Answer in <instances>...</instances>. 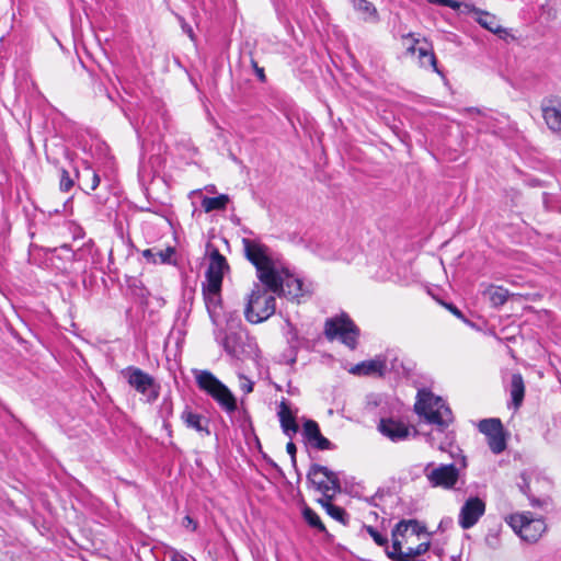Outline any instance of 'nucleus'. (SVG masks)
I'll list each match as a JSON object with an SVG mask.
<instances>
[{
  "mask_svg": "<svg viewBox=\"0 0 561 561\" xmlns=\"http://www.w3.org/2000/svg\"><path fill=\"white\" fill-rule=\"evenodd\" d=\"M252 64H253L254 71H255V75H256L257 79L261 82H264L266 80V77H265V73H264V69L259 67L257 64L254 60H252Z\"/></svg>",
  "mask_w": 561,
  "mask_h": 561,
  "instance_id": "nucleus-40",
  "label": "nucleus"
},
{
  "mask_svg": "<svg viewBox=\"0 0 561 561\" xmlns=\"http://www.w3.org/2000/svg\"><path fill=\"white\" fill-rule=\"evenodd\" d=\"M302 436L310 447L317 450L335 449V445L321 434L318 423L313 420H307L304 423Z\"/></svg>",
  "mask_w": 561,
  "mask_h": 561,
  "instance_id": "nucleus-16",
  "label": "nucleus"
},
{
  "mask_svg": "<svg viewBox=\"0 0 561 561\" xmlns=\"http://www.w3.org/2000/svg\"><path fill=\"white\" fill-rule=\"evenodd\" d=\"M378 431L392 442L404 440L410 434L409 427L403 422L391 417L381 419Z\"/></svg>",
  "mask_w": 561,
  "mask_h": 561,
  "instance_id": "nucleus-18",
  "label": "nucleus"
},
{
  "mask_svg": "<svg viewBox=\"0 0 561 561\" xmlns=\"http://www.w3.org/2000/svg\"><path fill=\"white\" fill-rule=\"evenodd\" d=\"M370 505H375L374 497L367 500Z\"/></svg>",
  "mask_w": 561,
  "mask_h": 561,
  "instance_id": "nucleus-46",
  "label": "nucleus"
},
{
  "mask_svg": "<svg viewBox=\"0 0 561 561\" xmlns=\"http://www.w3.org/2000/svg\"><path fill=\"white\" fill-rule=\"evenodd\" d=\"M446 307L458 318L462 319V312L454 305H446Z\"/></svg>",
  "mask_w": 561,
  "mask_h": 561,
  "instance_id": "nucleus-42",
  "label": "nucleus"
},
{
  "mask_svg": "<svg viewBox=\"0 0 561 561\" xmlns=\"http://www.w3.org/2000/svg\"><path fill=\"white\" fill-rule=\"evenodd\" d=\"M428 2L435 3V4L448 5V7H451V8H455V7L458 5L456 2H454L451 0H428Z\"/></svg>",
  "mask_w": 561,
  "mask_h": 561,
  "instance_id": "nucleus-41",
  "label": "nucleus"
},
{
  "mask_svg": "<svg viewBox=\"0 0 561 561\" xmlns=\"http://www.w3.org/2000/svg\"><path fill=\"white\" fill-rule=\"evenodd\" d=\"M510 394L515 409H518L525 396V383L520 374H513L510 385Z\"/></svg>",
  "mask_w": 561,
  "mask_h": 561,
  "instance_id": "nucleus-23",
  "label": "nucleus"
},
{
  "mask_svg": "<svg viewBox=\"0 0 561 561\" xmlns=\"http://www.w3.org/2000/svg\"><path fill=\"white\" fill-rule=\"evenodd\" d=\"M171 561H188V560L176 552L172 556Z\"/></svg>",
  "mask_w": 561,
  "mask_h": 561,
  "instance_id": "nucleus-44",
  "label": "nucleus"
},
{
  "mask_svg": "<svg viewBox=\"0 0 561 561\" xmlns=\"http://www.w3.org/2000/svg\"><path fill=\"white\" fill-rule=\"evenodd\" d=\"M186 32H188V33H190V35L192 36V30L186 28Z\"/></svg>",
  "mask_w": 561,
  "mask_h": 561,
  "instance_id": "nucleus-49",
  "label": "nucleus"
},
{
  "mask_svg": "<svg viewBox=\"0 0 561 561\" xmlns=\"http://www.w3.org/2000/svg\"><path fill=\"white\" fill-rule=\"evenodd\" d=\"M41 250H42V248L38 247L37 244H35V243H31L30 244V247H28V261L31 263H36V261H35V253L41 251Z\"/></svg>",
  "mask_w": 561,
  "mask_h": 561,
  "instance_id": "nucleus-38",
  "label": "nucleus"
},
{
  "mask_svg": "<svg viewBox=\"0 0 561 561\" xmlns=\"http://www.w3.org/2000/svg\"><path fill=\"white\" fill-rule=\"evenodd\" d=\"M127 383L146 398L149 403L154 402L160 394V385L156 379L136 366H128L121 371Z\"/></svg>",
  "mask_w": 561,
  "mask_h": 561,
  "instance_id": "nucleus-8",
  "label": "nucleus"
},
{
  "mask_svg": "<svg viewBox=\"0 0 561 561\" xmlns=\"http://www.w3.org/2000/svg\"><path fill=\"white\" fill-rule=\"evenodd\" d=\"M483 295L490 300L493 307L504 305L508 298V290L501 286L490 285L483 291Z\"/></svg>",
  "mask_w": 561,
  "mask_h": 561,
  "instance_id": "nucleus-26",
  "label": "nucleus"
},
{
  "mask_svg": "<svg viewBox=\"0 0 561 561\" xmlns=\"http://www.w3.org/2000/svg\"><path fill=\"white\" fill-rule=\"evenodd\" d=\"M242 247L245 257L255 266L257 279L270 288L278 289V265L271 257L270 248L259 238H243Z\"/></svg>",
  "mask_w": 561,
  "mask_h": 561,
  "instance_id": "nucleus-4",
  "label": "nucleus"
},
{
  "mask_svg": "<svg viewBox=\"0 0 561 561\" xmlns=\"http://www.w3.org/2000/svg\"><path fill=\"white\" fill-rule=\"evenodd\" d=\"M426 534V527L417 519H401L391 530V540H404L409 542L412 537L420 538Z\"/></svg>",
  "mask_w": 561,
  "mask_h": 561,
  "instance_id": "nucleus-15",
  "label": "nucleus"
},
{
  "mask_svg": "<svg viewBox=\"0 0 561 561\" xmlns=\"http://www.w3.org/2000/svg\"><path fill=\"white\" fill-rule=\"evenodd\" d=\"M161 416L163 417V426L171 433V425L169 423V419L173 415V402L171 399H163L161 409H160Z\"/></svg>",
  "mask_w": 561,
  "mask_h": 561,
  "instance_id": "nucleus-36",
  "label": "nucleus"
},
{
  "mask_svg": "<svg viewBox=\"0 0 561 561\" xmlns=\"http://www.w3.org/2000/svg\"><path fill=\"white\" fill-rule=\"evenodd\" d=\"M423 473L432 488L444 490L455 489L460 477L459 469L455 463L435 465L434 462H428L425 465Z\"/></svg>",
  "mask_w": 561,
  "mask_h": 561,
  "instance_id": "nucleus-11",
  "label": "nucleus"
},
{
  "mask_svg": "<svg viewBox=\"0 0 561 561\" xmlns=\"http://www.w3.org/2000/svg\"><path fill=\"white\" fill-rule=\"evenodd\" d=\"M405 49L408 54L417 58L419 65L422 68L431 69L440 73L437 67V59L433 51L432 45L426 39L415 38L413 34L403 37Z\"/></svg>",
  "mask_w": 561,
  "mask_h": 561,
  "instance_id": "nucleus-12",
  "label": "nucleus"
},
{
  "mask_svg": "<svg viewBox=\"0 0 561 561\" xmlns=\"http://www.w3.org/2000/svg\"><path fill=\"white\" fill-rule=\"evenodd\" d=\"M542 117L552 133H561V99L547 98L541 103Z\"/></svg>",
  "mask_w": 561,
  "mask_h": 561,
  "instance_id": "nucleus-17",
  "label": "nucleus"
},
{
  "mask_svg": "<svg viewBox=\"0 0 561 561\" xmlns=\"http://www.w3.org/2000/svg\"><path fill=\"white\" fill-rule=\"evenodd\" d=\"M286 450L290 455L293 465L296 466V453H297L296 445L293 442L287 443Z\"/></svg>",
  "mask_w": 561,
  "mask_h": 561,
  "instance_id": "nucleus-39",
  "label": "nucleus"
},
{
  "mask_svg": "<svg viewBox=\"0 0 561 561\" xmlns=\"http://www.w3.org/2000/svg\"><path fill=\"white\" fill-rule=\"evenodd\" d=\"M351 371L353 374L365 375V376L373 375V374H378V375L382 376L386 374L385 364H383V362H381L380 355L376 356L374 359L365 360V362L357 364L355 367H353L351 369Z\"/></svg>",
  "mask_w": 561,
  "mask_h": 561,
  "instance_id": "nucleus-21",
  "label": "nucleus"
},
{
  "mask_svg": "<svg viewBox=\"0 0 561 561\" xmlns=\"http://www.w3.org/2000/svg\"><path fill=\"white\" fill-rule=\"evenodd\" d=\"M307 480L323 494V499L333 500L334 495L341 491L337 473L325 466L312 463L308 470Z\"/></svg>",
  "mask_w": 561,
  "mask_h": 561,
  "instance_id": "nucleus-10",
  "label": "nucleus"
},
{
  "mask_svg": "<svg viewBox=\"0 0 561 561\" xmlns=\"http://www.w3.org/2000/svg\"><path fill=\"white\" fill-rule=\"evenodd\" d=\"M229 203V196L226 194H220L216 197L205 196L202 199V207L206 213H210L214 210H224Z\"/></svg>",
  "mask_w": 561,
  "mask_h": 561,
  "instance_id": "nucleus-28",
  "label": "nucleus"
},
{
  "mask_svg": "<svg viewBox=\"0 0 561 561\" xmlns=\"http://www.w3.org/2000/svg\"><path fill=\"white\" fill-rule=\"evenodd\" d=\"M485 513V502L478 496H470L461 506L458 524L462 529H470Z\"/></svg>",
  "mask_w": 561,
  "mask_h": 561,
  "instance_id": "nucleus-14",
  "label": "nucleus"
},
{
  "mask_svg": "<svg viewBox=\"0 0 561 561\" xmlns=\"http://www.w3.org/2000/svg\"><path fill=\"white\" fill-rule=\"evenodd\" d=\"M331 501L332 500H329L328 497H325V499H320L319 503L322 505V507L327 511V513L332 518H334L335 520L341 522L343 524H346L347 518H348L347 513L345 512L344 508L332 504Z\"/></svg>",
  "mask_w": 561,
  "mask_h": 561,
  "instance_id": "nucleus-29",
  "label": "nucleus"
},
{
  "mask_svg": "<svg viewBox=\"0 0 561 561\" xmlns=\"http://www.w3.org/2000/svg\"><path fill=\"white\" fill-rule=\"evenodd\" d=\"M73 186V181L70 178L68 171L62 170L60 178V190L64 192H68Z\"/></svg>",
  "mask_w": 561,
  "mask_h": 561,
  "instance_id": "nucleus-37",
  "label": "nucleus"
},
{
  "mask_svg": "<svg viewBox=\"0 0 561 561\" xmlns=\"http://www.w3.org/2000/svg\"><path fill=\"white\" fill-rule=\"evenodd\" d=\"M276 296L268 286L254 283L244 307L245 319L253 324L270 319L276 311Z\"/></svg>",
  "mask_w": 561,
  "mask_h": 561,
  "instance_id": "nucleus-5",
  "label": "nucleus"
},
{
  "mask_svg": "<svg viewBox=\"0 0 561 561\" xmlns=\"http://www.w3.org/2000/svg\"><path fill=\"white\" fill-rule=\"evenodd\" d=\"M181 421L187 428L194 430L203 436H209V420L204 415L194 412L188 405L181 412Z\"/></svg>",
  "mask_w": 561,
  "mask_h": 561,
  "instance_id": "nucleus-19",
  "label": "nucleus"
},
{
  "mask_svg": "<svg viewBox=\"0 0 561 561\" xmlns=\"http://www.w3.org/2000/svg\"><path fill=\"white\" fill-rule=\"evenodd\" d=\"M324 335L329 341L340 340L351 350L357 345L359 329L346 313L329 318L324 323Z\"/></svg>",
  "mask_w": 561,
  "mask_h": 561,
  "instance_id": "nucleus-7",
  "label": "nucleus"
},
{
  "mask_svg": "<svg viewBox=\"0 0 561 561\" xmlns=\"http://www.w3.org/2000/svg\"><path fill=\"white\" fill-rule=\"evenodd\" d=\"M79 179L83 187L89 191H94L100 184L99 174L90 167L83 169L82 173L79 175Z\"/></svg>",
  "mask_w": 561,
  "mask_h": 561,
  "instance_id": "nucleus-32",
  "label": "nucleus"
},
{
  "mask_svg": "<svg viewBox=\"0 0 561 561\" xmlns=\"http://www.w3.org/2000/svg\"><path fill=\"white\" fill-rule=\"evenodd\" d=\"M186 32H188V33H190V35L192 36V30L186 28Z\"/></svg>",
  "mask_w": 561,
  "mask_h": 561,
  "instance_id": "nucleus-48",
  "label": "nucleus"
},
{
  "mask_svg": "<svg viewBox=\"0 0 561 561\" xmlns=\"http://www.w3.org/2000/svg\"><path fill=\"white\" fill-rule=\"evenodd\" d=\"M478 23L482 27L486 28L488 31H490L494 34H500V33L504 32V28L501 26L497 18L488 12H483L478 16Z\"/></svg>",
  "mask_w": 561,
  "mask_h": 561,
  "instance_id": "nucleus-30",
  "label": "nucleus"
},
{
  "mask_svg": "<svg viewBox=\"0 0 561 561\" xmlns=\"http://www.w3.org/2000/svg\"><path fill=\"white\" fill-rule=\"evenodd\" d=\"M353 8L363 15V19L368 22L378 21V12L375 5L367 0H351Z\"/></svg>",
  "mask_w": 561,
  "mask_h": 561,
  "instance_id": "nucleus-25",
  "label": "nucleus"
},
{
  "mask_svg": "<svg viewBox=\"0 0 561 561\" xmlns=\"http://www.w3.org/2000/svg\"><path fill=\"white\" fill-rule=\"evenodd\" d=\"M488 445L494 454H501L506 448V442L503 432L488 437Z\"/></svg>",
  "mask_w": 561,
  "mask_h": 561,
  "instance_id": "nucleus-35",
  "label": "nucleus"
},
{
  "mask_svg": "<svg viewBox=\"0 0 561 561\" xmlns=\"http://www.w3.org/2000/svg\"><path fill=\"white\" fill-rule=\"evenodd\" d=\"M366 533L370 536V538L374 540V542L378 546L385 549V553L388 557V552L391 551V546H389V539L386 534H382L377 528L369 526V525H363L360 529V534Z\"/></svg>",
  "mask_w": 561,
  "mask_h": 561,
  "instance_id": "nucleus-27",
  "label": "nucleus"
},
{
  "mask_svg": "<svg viewBox=\"0 0 561 561\" xmlns=\"http://www.w3.org/2000/svg\"><path fill=\"white\" fill-rule=\"evenodd\" d=\"M478 427L486 437L503 432V425L499 419H484L480 421Z\"/></svg>",
  "mask_w": 561,
  "mask_h": 561,
  "instance_id": "nucleus-31",
  "label": "nucleus"
},
{
  "mask_svg": "<svg viewBox=\"0 0 561 561\" xmlns=\"http://www.w3.org/2000/svg\"><path fill=\"white\" fill-rule=\"evenodd\" d=\"M302 516H304V519L306 520V523L310 527L316 528V529H318L321 533H324L327 530L325 526L321 522L319 515L312 508H310L309 506H305L304 507Z\"/></svg>",
  "mask_w": 561,
  "mask_h": 561,
  "instance_id": "nucleus-34",
  "label": "nucleus"
},
{
  "mask_svg": "<svg viewBox=\"0 0 561 561\" xmlns=\"http://www.w3.org/2000/svg\"><path fill=\"white\" fill-rule=\"evenodd\" d=\"M277 273L280 276L279 288H270L278 297H286L288 299H299L310 293L308 286H305L304 280L295 277L287 268L277 267Z\"/></svg>",
  "mask_w": 561,
  "mask_h": 561,
  "instance_id": "nucleus-13",
  "label": "nucleus"
},
{
  "mask_svg": "<svg viewBox=\"0 0 561 561\" xmlns=\"http://www.w3.org/2000/svg\"><path fill=\"white\" fill-rule=\"evenodd\" d=\"M277 416H278L283 433L291 439L298 432L299 426L296 422V416L291 412L286 399H283L279 402Z\"/></svg>",
  "mask_w": 561,
  "mask_h": 561,
  "instance_id": "nucleus-20",
  "label": "nucleus"
},
{
  "mask_svg": "<svg viewBox=\"0 0 561 561\" xmlns=\"http://www.w3.org/2000/svg\"><path fill=\"white\" fill-rule=\"evenodd\" d=\"M414 411L424 423L433 426V430L426 434V439L432 447L446 450L453 445L455 434L448 431V427L454 422V415L440 397L434 396L431 391L420 390Z\"/></svg>",
  "mask_w": 561,
  "mask_h": 561,
  "instance_id": "nucleus-1",
  "label": "nucleus"
},
{
  "mask_svg": "<svg viewBox=\"0 0 561 561\" xmlns=\"http://www.w3.org/2000/svg\"><path fill=\"white\" fill-rule=\"evenodd\" d=\"M505 520L523 540L528 542H536L547 529L545 520L535 518L529 512L512 514Z\"/></svg>",
  "mask_w": 561,
  "mask_h": 561,
  "instance_id": "nucleus-9",
  "label": "nucleus"
},
{
  "mask_svg": "<svg viewBox=\"0 0 561 561\" xmlns=\"http://www.w3.org/2000/svg\"><path fill=\"white\" fill-rule=\"evenodd\" d=\"M466 466H467V463H466V458H465V457H462V460H461V467H462V468H466Z\"/></svg>",
  "mask_w": 561,
  "mask_h": 561,
  "instance_id": "nucleus-45",
  "label": "nucleus"
},
{
  "mask_svg": "<svg viewBox=\"0 0 561 561\" xmlns=\"http://www.w3.org/2000/svg\"><path fill=\"white\" fill-rule=\"evenodd\" d=\"M381 362L385 364V370L401 374L404 371L402 360L399 358L398 352L394 350H388L380 355Z\"/></svg>",
  "mask_w": 561,
  "mask_h": 561,
  "instance_id": "nucleus-24",
  "label": "nucleus"
},
{
  "mask_svg": "<svg viewBox=\"0 0 561 561\" xmlns=\"http://www.w3.org/2000/svg\"><path fill=\"white\" fill-rule=\"evenodd\" d=\"M175 253L174 248L168 247L164 250H157V249H146L142 251V256L149 262V263H163L169 264L172 262V257Z\"/></svg>",
  "mask_w": 561,
  "mask_h": 561,
  "instance_id": "nucleus-22",
  "label": "nucleus"
},
{
  "mask_svg": "<svg viewBox=\"0 0 561 561\" xmlns=\"http://www.w3.org/2000/svg\"><path fill=\"white\" fill-rule=\"evenodd\" d=\"M187 524H191L193 520L190 517H186Z\"/></svg>",
  "mask_w": 561,
  "mask_h": 561,
  "instance_id": "nucleus-47",
  "label": "nucleus"
},
{
  "mask_svg": "<svg viewBox=\"0 0 561 561\" xmlns=\"http://www.w3.org/2000/svg\"><path fill=\"white\" fill-rule=\"evenodd\" d=\"M241 389L245 393H250L253 390V382L250 380H247V382L242 383Z\"/></svg>",
  "mask_w": 561,
  "mask_h": 561,
  "instance_id": "nucleus-43",
  "label": "nucleus"
},
{
  "mask_svg": "<svg viewBox=\"0 0 561 561\" xmlns=\"http://www.w3.org/2000/svg\"><path fill=\"white\" fill-rule=\"evenodd\" d=\"M520 479L522 482L518 483L519 491L528 497L531 506L542 507L548 504V499H537L530 494L529 482L526 473H522Z\"/></svg>",
  "mask_w": 561,
  "mask_h": 561,
  "instance_id": "nucleus-33",
  "label": "nucleus"
},
{
  "mask_svg": "<svg viewBox=\"0 0 561 561\" xmlns=\"http://www.w3.org/2000/svg\"><path fill=\"white\" fill-rule=\"evenodd\" d=\"M229 330V332H225L218 327L214 329V336L231 358L243 362L259 356L255 339L248 334L241 327L240 321L233 324L232 320Z\"/></svg>",
  "mask_w": 561,
  "mask_h": 561,
  "instance_id": "nucleus-3",
  "label": "nucleus"
},
{
  "mask_svg": "<svg viewBox=\"0 0 561 561\" xmlns=\"http://www.w3.org/2000/svg\"><path fill=\"white\" fill-rule=\"evenodd\" d=\"M207 251L209 253V263L205 273V280L202 284V291L208 316L216 329L219 327L222 311V279L230 267L227 259L217 248L208 243Z\"/></svg>",
  "mask_w": 561,
  "mask_h": 561,
  "instance_id": "nucleus-2",
  "label": "nucleus"
},
{
  "mask_svg": "<svg viewBox=\"0 0 561 561\" xmlns=\"http://www.w3.org/2000/svg\"><path fill=\"white\" fill-rule=\"evenodd\" d=\"M198 388L209 394L228 413L237 410L236 398L231 391L210 371L201 370L196 374Z\"/></svg>",
  "mask_w": 561,
  "mask_h": 561,
  "instance_id": "nucleus-6",
  "label": "nucleus"
}]
</instances>
